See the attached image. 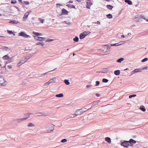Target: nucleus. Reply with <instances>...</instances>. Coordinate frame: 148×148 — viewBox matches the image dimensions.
<instances>
[{
	"label": "nucleus",
	"mask_w": 148,
	"mask_h": 148,
	"mask_svg": "<svg viewBox=\"0 0 148 148\" xmlns=\"http://www.w3.org/2000/svg\"><path fill=\"white\" fill-rule=\"evenodd\" d=\"M64 96L63 94L62 93H60L56 95V97H62Z\"/></svg>",
	"instance_id": "412c9836"
},
{
	"label": "nucleus",
	"mask_w": 148,
	"mask_h": 148,
	"mask_svg": "<svg viewBox=\"0 0 148 148\" xmlns=\"http://www.w3.org/2000/svg\"><path fill=\"white\" fill-rule=\"evenodd\" d=\"M18 1L19 3H23V2L21 1V0H18Z\"/></svg>",
	"instance_id": "69168bd1"
},
{
	"label": "nucleus",
	"mask_w": 148,
	"mask_h": 148,
	"mask_svg": "<svg viewBox=\"0 0 148 148\" xmlns=\"http://www.w3.org/2000/svg\"><path fill=\"white\" fill-rule=\"evenodd\" d=\"M6 84V82L4 79L3 76L2 75H0V84L2 86H5Z\"/></svg>",
	"instance_id": "20e7f679"
},
{
	"label": "nucleus",
	"mask_w": 148,
	"mask_h": 148,
	"mask_svg": "<svg viewBox=\"0 0 148 148\" xmlns=\"http://www.w3.org/2000/svg\"><path fill=\"white\" fill-rule=\"evenodd\" d=\"M107 17L108 18H112V15L110 14H109L106 15Z\"/></svg>",
	"instance_id": "c756f323"
},
{
	"label": "nucleus",
	"mask_w": 148,
	"mask_h": 148,
	"mask_svg": "<svg viewBox=\"0 0 148 148\" xmlns=\"http://www.w3.org/2000/svg\"><path fill=\"white\" fill-rule=\"evenodd\" d=\"M108 80L105 78H103L102 79V82L104 83H107L108 82Z\"/></svg>",
	"instance_id": "e433bc0d"
},
{
	"label": "nucleus",
	"mask_w": 148,
	"mask_h": 148,
	"mask_svg": "<svg viewBox=\"0 0 148 148\" xmlns=\"http://www.w3.org/2000/svg\"><path fill=\"white\" fill-rule=\"evenodd\" d=\"M97 23L99 25H100V22L99 21H97Z\"/></svg>",
	"instance_id": "0e129e2a"
},
{
	"label": "nucleus",
	"mask_w": 148,
	"mask_h": 148,
	"mask_svg": "<svg viewBox=\"0 0 148 148\" xmlns=\"http://www.w3.org/2000/svg\"><path fill=\"white\" fill-rule=\"evenodd\" d=\"M148 60L147 58H146L143 59L141 60V62H144Z\"/></svg>",
	"instance_id": "ea45409f"
},
{
	"label": "nucleus",
	"mask_w": 148,
	"mask_h": 148,
	"mask_svg": "<svg viewBox=\"0 0 148 148\" xmlns=\"http://www.w3.org/2000/svg\"><path fill=\"white\" fill-rule=\"evenodd\" d=\"M28 119V118H24L22 119H17L16 120V121L18 122H20L23 121L25 120Z\"/></svg>",
	"instance_id": "9b49d317"
},
{
	"label": "nucleus",
	"mask_w": 148,
	"mask_h": 148,
	"mask_svg": "<svg viewBox=\"0 0 148 148\" xmlns=\"http://www.w3.org/2000/svg\"><path fill=\"white\" fill-rule=\"evenodd\" d=\"M125 1L129 5H131L132 4V1L130 0H125Z\"/></svg>",
	"instance_id": "dca6fc26"
},
{
	"label": "nucleus",
	"mask_w": 148,
	"mask_h": 148,
	"mask_svg": "<svg viewBox=\"0 0 148 148\" xmlns=\"http://www.w3.org/2000/svg\"><path fill=\"white\" fill-rule=\"evenodd\" d=\"M114 73L115 75H118L120 74V71L119 70H116L114 71Z\"/></svg>",
	"instance_id": "2eb2a0df"
},
{
	"label": "nucleus",
	"mask_w": 148,
	"mask_h": 148,
	"mask_svg": "<svg viewBox=\"0 0 148 148\" xmlns=\"http://www.w3.org/2000/svg\"><path fill=\"white\" fill-rule=\"evenodd\" d=\"M110 46H119V45L118 43H115V44H111Z\"/></svg>",
	"instance_id": "37998d69"
},
{
	"label": "nucleus",
	"mask_w": 148,
	"mask_h": 148,
	"mask_svg": "<svg viewBox=\"0 0 148 148\" xmlns=\"http://www.w3.org/2000/svg\"><path fill=\"white\" fill-rule=\"evenodd\" d=\"M57 69V68H56V69H53V70H52V71H48V72H46V73H42V74H41V75H42V76L43 75H45L46 73H48V72H50L51 71H53L54 70H55V69Z\"/></svg>",
	"instance_id": "49530a36"
},
{
	"label": "nucleus",
	"mask_w": 148,
	"mask_h": 148,
	"mask_svg": "<svg viewBox=\"0 0 148 148\" xmlns=\"http://www.w3.org/2000/svg\"><path fill=\"white\" fill-rule=\"evenodd\" d=\"M136 141L132 139H130L129 141L124 140L121 142V145L125 147L128 148L129 146H132L133 144H135Z\"/></svg>",
	"instance_id": "f257e3e1"
},
{
	"label": "nucleus",
	"mask_w": 148,
	"mask_h": 148,
	"mask_svg": "<svg viewBox=\"0 0 148 148\" xmlns=\"http://www.w3.org/2000/svg\"><path fill=\"white\" fill-rule=\"evenodd\" d=\"M86 2V8L88 9H90V6L92 4V2L90 1H88Z\"/></svg>",
	"instance_id": "0eeeda50"
},
{
	"label": "nucleus",
	"mask_w": 148,
	"mask_h": 148,
	"mask_svg": "<svg viewBox=\"0 0 148 148\" xmlns=\"http://www.w3.org/2000/svg\"><path fill=\"white\" fill-rule=\"evenodd\" d=\"M8 49V48L7 47H2V49L3 50H6Z\"/></svg>",
	"instance_id": "5fc2aeb1"
},
{
	"label": "nucleus",
	"mask_w": 148,
	"mask_h": 148,
	"mask_svg": "<svg viewBox=\"0 0 148 148\" xmlns=\"http://www.w3.org/2000/svg\"><path fill=\"white\" fill-rule=\"evenodd\" d=\"M51 80L53 82H55L56 80V77H54L51 79Z\"/></svg>",
	"instance_id": "a18cd8bd"
},
{
	"label": "nucleus",
	"mask_w": 148,
	"mask_h": 148,
	"mask_svg": "<svg viewBox=\"0 0 148 148\" xmlns=\"http://www.w3.org/2000/svg\"><path fill=\"white\" fill-rule=\"evenodd\" d=\"M106 49H105L103 51H105V53H106V54H109L110 52V48L109 47H106Z\"/></svg>",
	"instance_id": "6e6552de"
},
{
	"label": "nucleus",
	"mask_w": 148,
	"mask_h": 148,
	"mask_svg": "<svg viewBox=\"0 0 148 148\" xmlns=\"http://www.w3.org/2000/svg\"><path fill=\"white\" fill-rule=\"evenodd\" d=\"M45 39V38L39 37V41H43Z\"/></svg>",
	"instance_id": "473e14b6"
},
{
	"label": "nucleus",
	"mask_w": 148,
	"mask_h": 148,
	"mask_svg": "<svg viewBox=\"0 0 148 148\" xmlns=\"http://www.w3.org/2000/svg\"><path fill=\"white\" fill-rule=\"evenodd\" d=\"M62 14H63L67 15L68 14V12L65 9H62Z\"/></svg>",
	"instance_id": "9d476101"
},
{
	"label": "nucleus",
	"mask_w": 148,
	"mask_h": 148,
	"mask_svg": "<svg viewBox=\"0 0 148 148\" xmlns=\"http://www.w3.org/2000/svg\"><path fill=\"white\" fill-rule=\"evenodd\" d=\"M66 6L69 8H75V7L74 5H70L69 4H67L66 5Z\"/></svg>",
	"instance_id": "c85d7f7f"
},
{
	"label": "nucleus",
	"mask_w": 148,
	"mask_h": 148,
	"mask_svg": "<svg viewBox=\"0 0 148 148\" xmlns=\"http://www.w3.org/2000/svg\"><path fill=\"white\" fill-rule=\"evenodd\" d=\"M105 140L109 143H111V139L109 137H106L105 138Z\"/></svg>",
	"instance_id": "f8f14e48"
},
{
	"label": "nucleus",
	"mask_w": 148,
	"mask_h": 148,
	"mask_svg": "<svg viewBox=\"0 0 148 148\" xmlns=\"http://www.w3.org/2000/svg\"><path fill=\"white\" fill-rule=\"evenodd\" d=\"M39 19H40V21L41 23H43V22H44V20L43 19H41L40 18Z\"/></svg>",
	"instance_id": "6e6d98bb"
},
{
	"label": "nucleus",
	"mask_w": 148,
	"mask_h": 148,
	"mask_svg": "<svg viewBox=\"0 0 148 148\" xmlns=\"http://www.w3.org/2000/svg\"><path fill=\"white\" fill-rule=\"evenodd\" d=\"M33 34L34 35H35L36 36H42V34L40 33H39L38 32H33Z\"/></svg>",
	"instance_id": "a211bd4d"
},
{
	"label": "nucleus",
	"mask_w": 148,
	"mask_h": 148,
	"mask_svg": "<svg viewBox=\"0 0 148 148\" xmlns=\"http://www.w3.org/2000/svg\"><path fill=\"white\" fill-rule=\"evenodd\" d=\"M32 56H31L30 55H27L24 57L25 58V60L27 61V60L30 58Z\"/></svg>",
	"instance_id": "4468645a"
},
{
	"label": "nucleus",
	"mask_w": 148,
	"mask_h": 148,
	"mask_svg": "<svg viewBox=\"0 0 148 148\" xmlns=\"http://www.w3.org/2000/svg\"><path fill=\"white\" fill-rule=\"evenodd\" d=\"M34 37V38L36 40H39V37L38 36H33Z\"/></svg>",
	"instance_id": "58836bf2"
},
{
	"label": "nucleus",
	"mask_w": 148,
	"mask_h": 148,
	"mask_svg": "<svg viewBox=\"0 0 148 148\" xmlns=\"http://www.w3.org/2000/svg\"><path fill=\"white\" fill-rule=\"evenodd\" d=\"M36 45H40L41 46H43L44 45V44L43 42H39L37 43Z\"/></svg>",
	"instance_id": "2f4dec72"
},
{
	"label": "nucleus",
	"mask_w": 148,
	"mask_h": 148,
	"mask_svg": "<svg viewBox=\"0 0 148 148\" xmlns=\"http://www.w3.org/2000/svg\"><path fill=\"white\" fill-rule=\"evenodd\" d=\"M22 63V64L25 63L26 61V60H25V58L24 57L22 58L21 59V60L20 61Z\"/></svg>",
	"instance_id": "a878e982"
},
{
	"label": "nucleus",
	"mask_w": 148,
	"mask_h": 148,
	"mask_svg": "<svg viewBox=\"0 0 148 148\" xmlns=\"http://www.w3.org/2000/svg\"><path fill=\"white\" fill-rule=\"evenodd\" d=\"M57 6H58V5L61 6L62 5L60 3H57L56 4Z\"/></svg>",
	"instance_id": "e2e57ef3"
},
{
	"label": "nucleus",
	"mask_w": 148,
	"mask_h": 148,
	"mask_svg": "<svg viewBox=\"0 0 148 148\" xmlns=\"http://www.w3.org/2000/svg\"><path fill=\"white\" fill-rule=\"evenodd\" d=\"M86 109L85 108H82L78 110H77L75 112L74 115L75 116L80 115L83 112H84L87 111Z\"/></svg>",
	"instance_id": "7ed1b4c3"
},
{
	"label": "nucleus",
	"mask_w": 148,
	"mask_h": 148,
	"mask_svg": "<svg viewBox=\"0 0 148 148\" xmlns=\"http://www.w3.org/2000/svg\"><path fill=\"white\" fill-rule=\"evenodd\" d=\"M139 19V18L138 16H136L134 19V20L136 22L138 21Z\"/></svg>",
	"instance_id": "a19ab883"
},
{
	"label": "nucleus",
	"mask_w": 148,
	"mask_h": 148,
	"mask_svg": "<svg viewBox=\"0 0 148 148\" xmlns=\"http://www.w3.org/2000/svg\"><path fill=\"white\" fill-rule=\"evenodd\" d=\"M140 109L143 112H145L146 110V109L143 106H141L140 107Z\"/></svg>",
	"instance_id": "6ab92c4d"
},
{
	"label": "nucleus",
	"mask_w": 148,
	"mask_h": 148,
	"mask_svg": "<svg viewBox=\"0 0 148 148\" xmlns=\"http://www.w3.org/2000/svg\"><path fill=\"white\" fill-rule=\"evenodd\" d=\"M136 72L134 71V70H133V71H132L131 73V74L132 75H133Z\"/></svg>",
	"instance_id": "bf43d9fd"
},
{
	"label": "nucleus",
	"mask_w": 148,
	"mask_h": 148,
	"mask_svg": "<svg viewBox=\"0 0 148 148\" xmlns=\"http://www.w3.org/2000/svg\"><path fill=\"white\" fill-rule=\"evenodd\" d=\"M22 64V63L21 62V61H20V62L17 64V66H20Z\"/></svg>",
	"instance_id": "13d9d810"
},
{
	"label": "nucleus",
	"mask_w": 148,
	"mask_h": 148,
	"mask_svg": "<svg viewBox=\"0 0 148 148\" xmlns=\"http://www.w3.org/2000/svg\"><path fill=\"white\" fill-rule=\"evenodd\" d=\"M55 125L49 123L45 126V128L47 129V133H50L53 132L54 130Z\"/></svg>",
	"instance_id": "f03ea898"
},
{
	"label": "nucleus",
	"mask_w": 148,
	"mask_h": 148,
	"mask_svg": "<svg viewBox=\"0 0 148 148\" xmlns=\"http://www.w3.org/2000/svg\"><path fill=\"white\" fill-rule=\"evenodd\" d=\"M53 40V39H48L46 40V42H51Z\"/></svg>",
	"instance_id": "c03bdc74"
},
{
	"label": "nucleus",
	"mask_w": 148,
	"mask_h": 148,
	"mask_svg": "<svg viewBox=\"0 0 148 148\" xmlns=\"http://www.w3.org/2000/svg\"><path fill=\"white\" fill-rule=\"evenodd\" d=\"M107 8L109 9L112 10L113 8L112 6L110 5H106Z\"/></svg>",
	"instance_id": "393cba45"
},
{
	"label": "nucleus",
	"mask_w": 148,
	"mask_h": 148,
	"mask_svg": "<svg viewBox=\"0 0 148 148\" xmlns=\"http://www.w3.org/2000/svg\"><path fill=\"white\" fill-rule=\"evenodd\" d=\"M108 70V69L107 68H103L101 71L99 72H102L103 73H106V71H107Z\"/></svg>",
	"instance_id": "f3484780"
},
{
	"label": "nucleus",
	"mask_w": 148,
	"mask_h": 148,
	"mask_svg": "<svg viewBox=\"0 0 148 148\" xmlns=\"http://www.w3.org/2000/svg\"><path fill=\"white\" fill-rule=\"evenodd\" d=\"M18 36H23L25 38H27L29 36L25 34L24 32H21L19 33Z\"/></svg>",
	"instance_id": "39448f33"
},
{
	"label": "nucleus",
	"mask_w": 148,
	"mask_h": 148,
	"mask_svg": "<svg viewBox=\"0 0 148 148\" xmlns=\"http://www.w3.org/2000/svg\"><path fill=\"white\" fill-rule=\"evenodd\" d=\"M134 70L136 73H137V72H141L142 70V69L141 68L136 69H135Z\"/></svg>",
	"instance_id": "4be33fe9"
},
{
	"label": "nucleus",
	"mask_w": 148,
	"mask_h": 148,
	"mask_svg": "<svg viewBox=\"0 0 148 148\" xmlns=\"http://www.w3.org/2000/svg\"><path fill=\"white\" fill-rule=\"evenodd\" d=\"M148 67L147 66H145V67H144V68H143L142 69V70L143 69H145L146 70H147L148 69Z\"/></svg>",
	"instance_id": "052dcab7"
},
{
	"label": "nucleus",
	"mask_w": 148,
	"mask_h": 148,
	"mask_svg": "<svg viewBox=\"0 0 148 148\" xmlns=\"http://www.w3.org/2000/svg\"><path fill=\"white\" fill-rule=\"evenodd\" d=\"M141 18H143V19H145V18L144 17V16H141Z\"/></svg>",
	"instance_id": "338daca9"
},
{
	"label": "nucleus",
	"mask_w": 148,
	"mask_h": 148,
	"mask_svg": "<svg viewBox=\"0 0 148 148\" xmlns=\"http://www.w3.org/2000/svg\"><path fill=\"white\" fill-rule=\"evenodd\" d=\"M10 34H13L14 36H15V34L12 31L10 30Z\"/></svg>",
	"instance_id": "4d7b16f0"
},
{
	"label": "nucleus",
	"mask_w": 148,
	"mask_h": 148,
	"mask_svg": "<svg viewBox=\"0 0 148 148\" xmlns=\"http://www.w3.org/2000/svg\"><path fill=\"white\" fill-rule=\"evenodd\" d=\"M18 23V21L15 20H12L10 21V23L16 24Z\"/></svg>",
	"instance_id": "b1692460"
},
{
	"label": "nucleus",
	"mask_w": 148,
	"mask_h": 148,
	"mask_svg": "<svg viewBox=\"0 0 148 148\" xmlns=\"http://www.w3.org/2000/svg\"><path fill=\"white\" fill-rule=\"evenodd\" d=\"M36 114H37L38 116H40L41 115L44 116H47L48 115V114L45 112H39L37 113Z\"/></svg>",
	"instance_id": "423d86ee"
},
{
	"label": "nucleus",
	"mask_w": 148,
	"mask_h": 148,
	"mask_svg": "<svg viewBox=\"0 0 148 148\" xmlns=\"http://www.w3.org/2000/svg\"><path fill=\"white\" fill-rule=\"evenodd\" d=\"M67 141V139H62L61 140V142L62 143H63L66 142Z\"/></svg>",
	"instance_id": "79ce46f5"
},
{
	"label": "nucleus",
	"mask_w": 148,
	"mask_h": 148,
	"mask_svg": "<svg viewBox=\"0 0 148 148\" xmlns=\"http://www.w3.org/2000/svg\"><path fill=\"white\" fill-rule=\"evenodd\" d=\"M86 36V35H84L83 33L79 35V38L80 39H82L84 38Z\"/></svg>",
	"instance_id": "ddd939ff"
},
{
	"label": "nucleus",
	"mask_w": 148,
	"mask_h": 148,
	"mask_svg": "<svg viewBox=\"0 0 148 148\" xmlns=\"http://www.w3.org/2000/svg\"><path fill=\"white\" fill-rule=\"evenodd\" d=\"M125 41H121L119 42H118L119 45L122 44H124L125 43Z\"/></svg>",
	"instance_id": "c9c22d12"
},
{
	"label": "nucleus",
	"mask_w": 148,
	"mask_h": 148,
	"mask_svg": "<svg viewBox=\"0 0 148 148\" xmlns=\"http://www.w3.org/2000/svg\"><path fill=\"white\" fill-rule=\"evenodd\" d=\"M49 83V84H50L51 83L53 82L51 80V79L49 80L48 81Z\"/></svg>",
	"instance_id": "680f3d73"
},
{
	"label": "nucleus",
	"mask_w": 148,
	"mask_h": 148,
	"mask_svg": "<svg viewBox=\"0 0 148 148\" xmlns=\"http://www.w3.org/2000/svg\"><path fill=\"white\" fill-rule=\"evenodd\" d=\"M95 83L96 84L95 85L96 86H97L99 84L100 82L99 81H96L95 82Z\"/></svg>",
	"instance_id": "8fccbe9b"
},
{
	"label": "nucleus",
	"mask_w": 148,
	"mask_h": 148,
	"mask_svg": "<svg viewBox=\"0 0 148 148\" xmlns=\"http://www.w3.org/2000/svg\"><path fill=\"white\" fill-rule=\"evenodd\" d=\"M49 83L48 82H47L46 83H45L44 84V86H48L49 85Z\"/></svg>",
	"instance_id": "603ef678"
},
{
	"label": "nucleus",
	"mask_w": 148,
	"mask_h": 148,
	"mask_svg": "<svg viewBox=\"0 0 148 148\" xmlns=\"http://www.w3.org/2000/svg\"><path fill=\"white\" fill-rule=\"evenodd\" d=\"M33 114L32 113H27V114H24V115L25 116L27 117V118H29V116L30 115L32 114Z\"/></svg>",
	"instance_id": "bb28decb"
},
{
	"label": "nucleus",
	"mask_w": 148,
	"mask_h": 148,
	"mask_svg": "<svg viewBox=\"0 0 148 148\" xmlns=\"http://www.w3.org/2000/svg\"><path fill=\"white\" fill-rule=\"evenodd\" d=\"M124 60V58H121L118 59L116 62L119 63H121L122 61H123Z\"/></svg>",
	"instance_id": "aec40b11"
},
{
	"label": "nucleus",
	"mask_w": 148,
	"mask_h": 148,
	"mask_svg": "<svg viewBox=\"0 0 148 148\" xmlns=\"http://www.w3.org/2000/svg\"><path fill=\"white\" fill-rule=\"evenodd\" d=\"M121 37L122 38H125V36H124V35H122L121 36Z\"/></svg>",
	"instance_id": "774afa93"
},
{
	"label": "nucleus",
	"mask_w": 148,
	"mask_h": 148,
	"mask_svg": "<svg viewBox=\"0 0 148 148\" xmlns=\"http://www.w3.org/2000/svg\"><path fill=\"white\" fill-rule=\"evenodd\" d=\"M90 33V32L89 31H85L83 32V34L86 35V36H87V35H88Z\"/></svg>",
	"instance_id": "f704fd0d"
},
{
	"label": "nucleus",
	"mask_w": 148,
	"mask_h": 148,
	"mask_svg": "<svg viewBox=\"0 0 148 148\" xmlns=\"http://www.w3.org/2000/svg\"><path fill=\"white\" fill-rule=\"evenodd\" d=\"M92 85H88L86 86V87L88 88H91L92 87Z\"/></svg>",
	"instance_id": "09e8293b"
},
{
	"label": "nucleus",
	"mask_w": 148,
	"mask_h": 148,
	"mask_svg": "<svg viewBox=\"0 0 148 148\" xmlns=\"http://www.w3.org/2000/svg\"><path fill=\"white\" fill-rule=\"evenodd\" d=\"M16 3V0H12L11 1V3L12 4H15Z\"/></svg>",
	"instance_id": "de8ad7c7"
},
{
	"label": "nucleus",
	"mask_w": 148,
	"mask_h": 148,
	"mask_svg": "<svg viewBox=\"0 0 148 148\" xmlns=\"http://www.w3.org/2000/svg\"><path fill=\"white\" fill-rule=\"evenodd\" d=\"M64 22L65 23L68 25H70L71 23L70 22H68L67 21H64Z\"/></svg>",
	"instance_id": "864d4df0"
},
{
	"label": "nucleus",
	"mask_w": 148,
	"mask_h": 148,
	"mask_svg": "<svg viewBox=\"0 0 148 148\" xmlns=\"http://www.w3.org/2000/svg\"><path fill=\"white\" fill-rule=\"evenodd\" d=\"M136 95H135V94H133V95H130L129 96V98L130 99H131L132 97H136Z\"/></svg>",
	"instance_id": "4c0bfd02"
},
{
	"label": "nucleus",
	"mask_w": 148,
	"mask_h": 148,
	"mask_svg": "<svg viewBox=\"0 0 148 148\" xmlns=\"http://www.w3.org/2000/svg\"><path fill=\"white\" fill-rule=\"evenodd\" d=\"M9 58V57L7 55H5L3 56V59L4 60H8Z\"/></svg>",
	"instance_id": "5701e85b"
},
{
	"label": "nucleus",
	"mask_w": 148,
	"mask_h": 148,
	"mask_svg": "<svg viewBox=\"0 0 148 148\" xmlns=\"http://www.w3.org/2000/svg\"><path fill=\"white\" fill-rule=\"evenodd\" d=\"M24 3L25 5H28L29 3V2L27 1H24Z\"/></svg>",
	"instance_id": "3c124183"
},
{
	"label": "nucleus",
	"mask_w": 148,
	"mask_h": 148,
	"mask_svg": "<svg viewBox=\"0 0 148 148\" xmlns=\"http://www.w3.org/2000/svg\"><path fill=\"white\" fill-rule=\"evenodd\" d=\"M27 126L28 127H34L35 126V125L33 124L32 123H29L28 125Z\"/></svg>",
	"instance_id": "72a5a7b5"
},
{
	"label": "nucleus",
	"mask_w": 148,
	"mask_h": 148,
	"mask_svg": "<svg viewBox=\"0 0 148 148\" xmlns=\"http://www.w3.org/2000/svg\"><path fill=\"white\" fill-rule=\"evenodd\" d=\"M73 41L75 42H77L79 41V38L77 36L75 37L73 39Z\"/></svg>",
	"instance_id": "7c9ffc66"
},
{
	"label": "nucleus",
	"mask_w": 148,
	"mask_h": 148,
	"mask_svg": "<svg viewBox=\"0 0 148 148\" xmlns=\"http://www.w3.org/2000/svg\"><path fill=\"white\" fill-rule=\"evenodd\" d=\"M64 82L65 84L67 85H68L70 84V83L68 80L65 79L64 80Z\"/></svg>",
	"instance_id": "cd10ccee"
},
{
	"label": "nucleus",
	"mask_w": 148,
	"mask_h": 148,
	"mask_svg": "<svg viewBox=\"0 0 148 148\" xmlns=\"http://www.w3.org/2000/svg\"><path fill=\"white\" fill-rule=\"evenodd\" d=\"M31 12V11H29L27 12L24 15L23 17V19H26L29 15V13Z\"/></svg>",
	"instance_id": "1a4fd4ad"
}]
</instances>
